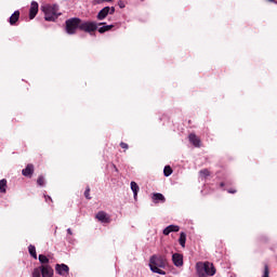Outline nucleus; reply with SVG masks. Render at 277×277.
<instances>
[{
	"mask_svg": "<svg viewBox=\"0 0 277 277\" xmlns=\"http://www.w3.org/2000/svg\"><path fill=\"white\" fill-rule=\"evenodd\" d=\"M44 198H45V202H49V200L50 202H53V198H51V196L44 195Z\"/></svg>",
	"mask_w": 277,
	"mask_h": 277,
	"instance_id": "c756f323",
	"label": "nucleus"
},
{
	"mask_svg": "<svg viewBox=\"0 0 277 277\" xmlns=\"http://www.w3.org/2000/svg\"><path fill=\"white\" fill-rule=\"evenodd\" d=\"M8 192V180H0V194H6Z\"/></svg>",
	"mask_w": 277,
	"mask_h": 277,
	"instance_id": "a211bd4d",
	"label": "nucleus"
},
{
	"mask_svg": "<svg viewBox=\"0 0 277 277\" xmlns=\"http://www.w3.org/2000/svg\"><path fill=\"white\" fill-rule=\"evenodd\" d=\"M39 262L42 263V265H49V258L44 254H39Z\"/></svg>",
	"mask_w": 277,
	"mask_h": 277,
	"instance_id": "5701e85b",
	"label": "nucleus"
},
{
	"mask_svg": "<svg viewBox=\"0 0 277 277\" xmlns=\"http://www.w3.org/2000/svg\"><path fill=\"white\" fill-rule=\"evenodd\" d=\"M188 140L196 148H200V137H198V135L192 133L189 134Z\"/></svg>",
	"mask_w": 277,
	"mask_h": 277,
	"instance_id": "2eb2a0df",
	"label": "nucleus"
},
{
	"mask_svg": "<svg viewBox=\"0 0 277 277\" xmlns=\"http://www.w3.org/2000/svg\"><path fill=\"white\" fill-rule=\"evenodd\" d=\"M151 198L155 203L166 202V197L163 196V194L160 193H154Z\"/></svg>",
	"mask_w": 277,
	"mask_h": 277,
	"instance_id": "f3484780",
	"label": "nucleus"
},
{
	"mask_svg": "<svg viewBox=\"0 0 277 277\" xmlns=\"http://www.w3.org/2000/svg\"><path fill=\"white\" fill-rule=\"evenodd\" d=\"M42 12L44 13V19L48 22H55L57 21L58 16L62 15L60 12V5L57 4H47L41 6Z\"/></svg>",
	"mask_w": 277,
	"mask_h": 277,
	"instance_id": "f03ea898",
	"label": "nucleus"
},
{
	"mask_svg": "<svg viewBox=\"0 0 277 277\" xmlns=\"http://www.w3.org/2000/svg\"><path fill=\"white\" fill-rule=\"evenodd\" d=\"M65 31L69 36H75L77 34V29H81V18L71 17L65 22Z\"/></svg>",
	"mask_w": 277,
	"mask_h": 277,
	"instance_id": "20e7f679",
	"label": "nucleus"
},
{
	"mask_svg": "<svg viewBox=\"0 0 277 277\" xmlns=\"http://www.w3.org/2000/svg\"><path fill=\"white\" fill-rule=\"evenodd\" d=\"M68 235H72V230L70 228L67 229Z\"/></svg>",
	"mask_w": 277,
	"mask_h": 277,
	"instance_id": "72a5a7b5",
	"label": "nucleus"
},
{
	"mask_svg": "<svg viewBox=\"0 0 277 277\" xmlns=\"http://www.w3.org/2000/svg\"><path fill=\"white\" fill-rule=\"evenodd\" d=\"M121 148H123L124 150H129V144L121 142L120 143Z\"/></svg>",
	"mask_w": 277,
	"mask_h": 277,
	"instance_id": "c85d7f7f",
	"label": "nucleus"
},
{
	"mask_svg": "<svg viewBox=\"0 0 277 277\" xmlns=\"http://www.w3.org/2000/svg\"><path fill=\"white\" fill-rule=\"evenodd\" d=\"M106 16H109V6L103 8L96 15L97 21H105Z\"/></svg>",
	"mask_w": 277,
	"mask_h": 277,
	"instance_id": "f8f14e48",
	"label": "nucleus"
},
{
	"mask_svg": "<svg viewBox=\"0 0 277 277\" xmlns=\"http://www.w3.org/2000/svg\"><path fill=\"white\" fill-rule=\"evenodd\" d=\"M55 272L58 274V276H68L70 268L66 264H56Z\"/></svg>",
	"mask_w": 277,
	"mask_h": 277,
	"instance_id": "423d86ee",
	"label": "nucleus"
},
{
	"mask_svg": "<svg viewBox=\"0 0 277 277\" xmlns=\"http://www.w3.org/2000/svg\"><path fill=\"white\" fill-rule=\"evenodd\" d=\"M18 18H21V11H15L9 18L10 25H16Z\"/></svg>",
	"mask_w": 277,
	"mask_h": 277,
	"instance_id": "dca6fc26",
	"label": "nucleus"
},
{
	"mask_svg": "<svg viewBox=\"0 0 277 277\" xmlns=\"http://www.w3.org/2000/svg\"><path fill=\"white\" fill-rule=\"evenodd\" d=\"M37 184L40 186V187H44V176L43 175H39L38 179H37Z\"/></svg>",
	"mask_w": 277,
	"mask_h": 277,
	"instance_id": "a878e982",
	"label": "nucleus"
},
{
	"mask_svg": "<svg viewBox=\"0 0 277 277\" xmlns=\"http://www.w3.org/2000/svg\"><path fill=\"white\" fill-rule=\"evenodd\" d=\"M187 241V234H185V232H182L180 234V238H179V243L182 248H185V243Z\"/></svg>",
	"mask_w": 277,
	"mask_h": 277,
	"instance_id": "6ab92c4d",
	"label": "nucleus"
},
{
	"mask_svg": "<svg viewBox=\"0 0 277 277\" xmlns=\"http://www.w3.org/2000/svg\"><path fill=\"white\" fill-rule=\"evenodd\" d=\"M38 8L39 4L36 1H32L30 4V9H29V19L34 21V18H36V16L38 15Z\"/></svg>",
	"mask_w": 277,
	"mask_h": 277,
	"instance_id": "1a4fd4ad",
	"label": "nucleus"
},
{
	"mask_svg": "<svg viewBox=\"0 0 277 277\" xmlns=\"http://www.w3.org/2000/svg\"><path fill=\"white\" fill-rule=\"evenodd\" d=\"M42 277H53V267L51 265H41Z\"/></svg>",
	"mask_w": 277,
	"mask_h": 277,
	"instance_id": "9d476101",
	"label": "nucleus"
},
{
	"mask_svg": "<svg viewBox=\"0 0 277 277\" xmlns=\"http://www.w3.org/2000/svg\"><path fill=\"white\" fill-rule=\"evenodd\" d=\"M271 3H274V1H276V0H268Z\"/></svg>",
	"mask_w": 277,
	"mask_h": 277,
	"instance_id": "c9c22d12",
	"label": "nucleus"
},
{
	"mask_svg": "<svg viewBox=\"0 0 277 277\" xmlns=\"http://www.w3.org/2000/svg\"><path fill=\"white\" fill-rule=\"evenodd\" d=\"M118 5H119V8L123 9L124 8V2L119 1Z\"/></svg>",
	"mask_w": 277,
	"mask_h": 277,
	"instance_id": "473e14b6",
	"label": "nucleus"
},
{
	"mask_svg": "<svg viewBox=\"0 0 277 277\" xmlns=\"http://www.w3.org/2000/svg\"><path fill=\"white\" fill-rule=\"evenodd\" d=\"M34 172H36V167L31 163H28L26 168L22 170V174L23 176H26V179H31V176H34Z\"/></svg>",
	"mask_w": 277,
	"mask_h": 277,
	"instance_id": "6e6552de",
	"label": "nucleus"
},
{
	"mask_svg": "<svg viewBox=\"0 0 277 277\" xmlns=\"http://www.w3.org/2000/svg\"><path fill=\"white\" fill-rule=\"evenodd\" d=\"M172 261L175 267H183V254L181 253H174L172 255Z\"/></svg>",
	"mask_w": 277,
	"mask_h": 277,
	"instance_id": "9b49d317",
	"label": "nucleus"
},
{
	"mask_svg": "<svg viewBox=\"0 0 277 277\" xmlns=\"http://www.w3.org/2000/svg\"><path fill=\"white\" fill-rule=\"evenodd\" d=\"M95 217L98 222H102V224H109L111 222V217L105 211L97 212Z\"/></svg>",
	"mask_w": 277,
	"mask_h": 277,
	"instance_id": "0eeeda50",
	"label": "nucleus"
},
{
	"mask_svg": "<svg viewBox=\"0 0 277 277\" xmlns=\"http://www.w3.org/2000/svg\"><path fill=\"white\" fill-rule=\"evenodd\" d=\"M84 197L87 198V200H92V197L90 196V186L85 188Z\"/></svg>",
	"mask_w": 277,
	"mask_h": 277,
	"instance_id": "cd10ccee",
	"label": "nucleus"
},
{
	"mask_svg": "<svg viewBox=\"0 0 277 277\" xmlns=\"http://www.w3.org/2000/svg\"><path fill=\"white\" fill-rule=\"evenodd\" d=\"M103 25V27H100L97 29L98 34H105L107 31H111V28L114 27V25H107V23H98L97 27Z\"/></svg>",
	"mask_w": 277,
	"mask_h": 277,
	"instance_id": "4468645a",
	"label": "nucleus"
},
{
	"mask_svg": "<svg viewBox=\"0 0 277 277\" xmlns=\"http://www.w3.org/2000/svg\"><path fill=\"white\" fill-rule=\"evenodd\" d=\"M172 167L170 166H166L164 169H163V174L164 176H170L172 174Z\"/></svg>",
	"mask_w": 277,
	"mask_h": 277,
	"instance_id": "393cba45",
	"label": "nucleus"
},
{
	"mask_svg": "<svg viewBox=\"0 0 277 277\" xmlns=\"http://www.w3.org/2000/svg\"><path fill=\"white\" fill-rule=\"evenodd\" d=\"M96 29H98V24L96 22H80V31L94 36V31H96Z\"/></svg>",
	"mask_w": 277,
	"mask_h": 277,
	"instance_id": "39448f33",
	"label": "nucleus"
},
{
	"mask_svg": "<svg viewBox=\"0 0 277 277\" xmlns=\"http://www.w3.org/2000/svg\"><path fill=\"white\" fill-rule=\"evenodd\" d=\"M114 0H94L95 5H101V3H111Z\"/></svg>",
	"mask_w": 277,
	"mask_h": 277,
	"instance_id": "bb28decb",
	"label": "nucleus"
},
{
	"mask_svg": "<svg viewBox=\"0 0 277 277\" xmlns=\"http://www.w3.org/2000/svg\"><path fill=\"white\" fill-rule=\"evenodd\" d=\"M130 185H131V189L134 194V199H136L137 198V193L140 192V186L135 182H131Z\"/></svg>",
	"mask_w": 277,
	"mask_h": 277,
	"instance_id": "aec40b11",
	"label": "nucleus"
},
{
	"mask_svg": "<svg viewBox=\"0 0 277 277\" xmlns=\"http://www.w3.org/2000/svg\"><path fill=\"white\" fill-rule=\"evenodd\" d=\"M199 174L202 179H207V176H211V171H209V169H203L199 171Z\"/></svg>",
	"mask_w": 277,
	"mask_h": 277,
	"instance_id": "4be33fe9",
	"label": "nucleus"
},
{
	"mask_svg": "<svg viewBox=\"0 0 277 277\" xmlns=\"http://www.w3.org/2000/svg\"><path fill=\"white\" fill-rule=\"evenodd\" d=\"M168 265V259L166 255H153L149 260V267L154 274H160V276H166V269Z\"/></svg>",
	"mask_w": 277,
	"mask_h": 277,
	"instance_id": "f257e3e1",
	"label": "nucleus"
},
{
	"mask_svg": "<svg viewBox=\"0 0 277 277\" xmlns=\"http://www.w3.org/2000/svg\"><path fill=\"white\" fill-rule=\"evenodd\" d=\"M28 252L32 259H38V253L36 252V246L29 245Z\"/></svg>",
	"mask_w": 277,
	"mask_h": 277,
	"instance_id": "412c9836",
	"label": "nucleus"
},
{
	"mask_svg": "<svg viewBox=\"0 0 277 277\" xmlns=\"http://www.w3.org/2000/svg\"><path fill=\"white\" fill-rule=\"evenodd\" d=\"M224 185H225L224 182H222V183L220 184V187H224Z\"/></svg>",
	"mask_w": 277,
	"mask_h": 277,
	"instance_id": "f704fd0d",
	"label": "nucleus"
},
{
	"mask_svg": "<svg viewBox=\"0 0 277 277\" xmlns=\"http://www.w3.org/2000/svg\"><path fill=\"white\" fill-rule=\"evenodd\" d=\"M227 192L228 194H237V189L235 188H229Z\"/></svg>",
	"mask_w": 277,
	"mask_h": 277,
	"instance_id": "2f4dec72",
	"label": "nucleus"
},
{
	"mask_svg": "<svg viewBox=\"0 0 277 277\" xmlns=\"http://www.w3.org/2000/svg\"><path fill=\"white\" fill-rule=\"evenodd\" d=\"M116 13V8L109 6V13L108 14H115Z\"/></svg>",
	"mask_w": 277,
	"mask_h": 277,
	"instance_id": "7c9ffc66",
	"label": "nucleus"
},
{
	"mask_svg": "<svg viewBox=\"0 0 277 277\" xmlns=\"http://www.w3.org/2000/svg\"><path fill=\"white\" fill-rule=\"evenodd\" d=\"M181 230V227L177 225H169L163 229V235L168 236L170 233H179Z\"/></svg>",
	"mask_w": 277,
	"mask_h": 277,
	"instance_id": "ddd939ff",
	"label": "nucleus"
},
{
	"mask_svg": "<svg viewBox=\"0 0 277 277\" xmlns=\"http://www.w3.org/2000/svg\"><path fill=\"white\" fill-rule=\"evenodd\" d=\"M197 275L199 277H209V276H215V266L211 262H199L196 265Z\"/></svg>",
	"mask_w": 277,
	"mask_h": 277,
	"instance_id": "7ed1b4c3",
	"label": "nucleus"
},
{
	"mask_svg": "<svg viewBox=\"0 0 277 277\" xmlns=\"http://www.w3.org/2000/svg\"><path fill=\"white\" fill-rule=\"evenodd\" d=\"M42 276V266L39 268H35L32 272V277H41Z\"/></svg>",
	"mask_w": 277,
	"mask_h": 277,
	"instance_id": "b1692460",
	"label": "nucleus"
}]
</instances>
